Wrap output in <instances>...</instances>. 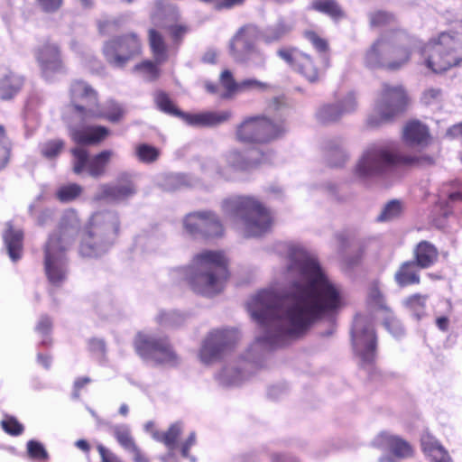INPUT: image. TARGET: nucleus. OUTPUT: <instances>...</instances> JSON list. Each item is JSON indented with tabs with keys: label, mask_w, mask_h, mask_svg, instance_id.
Masks as SVG:
<instances>
[{
	"label": "nucleus",
	"mask_w": 462,
	"mask_h": 462,
	"mask_svg": "<svg viewBox=\"0 0 462 462\" xmlns=\"http://www.w3.org/2000/svg\"><path fill=\"white\" fill-rule=\"evenodd\" d=\"M254 32V30L252 27L239 31L231 42L230 50L236 59L249 61L255 66H262L264 63V57L250 41Z\"/></svg>",
	"instance_id": "obj_18"
},
{
	"label": "nucleus",
	"mask_w": 462,
	"mask_h": 462,
	"mask_svg": "<svg viewBox=\"0 0 462 462\" xmlns=\"http://www.w3.org/2000/svg\"><path fill=\"white\" fill-rule=\"evenodd\" d=\"M163 189L167 191H172L179 189L182 187L191 186L188 176L183 174H169L163 178V180L160 183Z\"/></svg>",
	"instance_id": "obj_40"
},
{
	"label": "nucleus",
	"mask_w": 462,
	"mask_h": 462,
	"mask_svg": "<svg viewBox=\"0 0 462 462\" xmlns=\"http://www.w3.org/2000/svg\"><path fill=\"white\" fill-rule=\"evenodd\" d=\"M130 454L133 455V459L134 462H149V459L141 451V449L136 446H133L130 449L127 450Z\"/></svg>",
	"instance_id": "obj_63"
},
{
	"label": "nucleus",
	"mask_w": 462,
	"mask_h": 462,
	"mask_svg": "<svg viewBox=\"0 0 462 462\" xmlns=\"http://www.w3.org/2000/svg\"><path fill=\"white\" fill-rule=\"evenodd\" d=\"M402 205L399 200L390 201L378 217L379 221H390L401 215Z\"/></svg>",
	"instance_id": "obj_43"
},
{
	"label": "nucleus",
	"mask_w": 462,
	"mask_h": 462,
	"mask_svg": "<svg viewBox=\"0 0 462 462\" xmlns=\"http://www.w3.org/2000/svg\"><path fill=\"white\" fill-rule=\"evenodd\" d=\"M41 7L46 12L57 10L62 4V0H37Z\"/></svg>",
	"instance_id": "obj_60"
},
{
	"label": "nucleus",
	"mask_w": 462,
	"mask_h": 462,
	"mask_svg": "<svg viewBox=\"0 0 462 462\" xmlns=\"http://www.w3.org/2000/svg\"><path fill=\"white\" fill-rule=\"evenodd\" d=\"M229 110L208 111L198 114L182 115L184 121L193 126H214L226 122L231 118Z\"/></svg>",
	"instance_id": "obj_24"
},
{
	"label": "nucleus",
	"mask_w": 462,
	"mask_h": 462,
	"mask_svg": "<svg viewBox=\"0 0 462 462\" xmlns=\"http://www.w3.org/2000/svg\"><path fill=\"white\" fill-rule=\"evenodd\" d=\"M427 299L428 297L426 295L414 294L404 300L405 306L418 320L426 316Z\"/></svg>",
	"instance_id": "obj_33"
},
{
	"label": "nucleus",
	"mask_w": 462,
	"mask_h": 462,
	"mask_svg": "<svg viewBox=\"0 0 462 462\" xmlns=\"http://www.w3.org/2000/svg\"><path fill=\"white\" fill-rule=\"evenodd\" d=\"M418 265L415 262H405L394 275L395 282L401 287L420 282V275L418 273Z\"/></svg>",
	"instance_id": "obj_30"
},
{
	"label": "nucleus",
	"mask_w": 462,
	"mask_h": 462,
	"mask_svg": "<svg viewBox=\"0 0 462 462\" xmlns=\"http://www.w3.org/2000/svg\"><path fill=\"white\" fill-rule=\"evenodd\" d=\"M415 51L428 69L435 73L445 71L462 61V32H441L423 47L403 32L385 33L365 51L364 63L369 69L398 70Z\"/></svg>",
	"instance_id": "obj_2"
},
{
	"label": "nucleus",
	"mask_w": 462,
	"mask_h": 462,
	"mask_svg": "<svg viewBox=\"0 0 462 462\" xmlns=\"http://www.w3.org/2000/svg\"><path fill=\"white\" fill-rule=\"evenodd\" d=\"M312 7L331 16H338L341 13L340 8L333 0H316L313 2Z\"/></svg>",
	"instance_id": "obj_46"
},
{
	"label": "nucleus",
	"mask_w": 462,
	"mask_h": 462,
	"mask_svg": "<svg viewBox=\"0 0 462 462\" xmlns=\"http://www.w3.org/2000/svg\"><path fill=\"white\" fill-rule=\"evenodd\" d=\"M51 321L48 317H42L37 324L36 330L42 335H47L51 329Z\"/></svg>",
	"instance_id": "obj_62"
},
{
	"label": "nucleus",
	"mask_w": 462,
	"mask_h": 462,
	"mask_svg": "<svg viewBox=\"0 0 462 462\" xmlns=\"http://www.w3.org/2000/svg\"><path fill=\"white\" fill-rule=\"evenodd\" d=\"M36 59L43 77L47 79L62 69L59 49L55 44L48 43L40 48L37 51Z\"/></svg>",
	"instance_id": "obj_20"
},
{
	"label": "nucleus",
	"mask_w": 462,
	"mask_h": 462,
	"mask_svg": "<svg viewBox=\"0 0 462 462\" xmlns=\"http://www.w3.org/2000/svg\"><path fill=\"white\" fill-rule=\"evenodd\" d=\"M408 105V96L401 85L383 84L367 119L371 126H378L402 112Z\"/></svg>",
	"instance_id": "obj_10"
},
{
	"label": "nucleus",
	"mask_w": 462,
	"mask_h": 462,
	"mask_svg": "<svg viewBox=\"0 0 462 462\" xmlns=\"http://www.w3.org/2000/svg\"><path fill=\"white\" fill-rule=\"evenodd\" d=\"M196 443V435L194 432L190 433L188 439L180 446L181 454L185 457H189L191 462H196L195 457L189 456V449Z\"/></svg>",
	"instance_id": "obj_58"
},
{
	"label": "nucleus",
	"mask_w": 462,
	"mask_h": 462,
	"mask_svg": "<svg viewBox=\"0 0 462 462\" xmlns=\"http://www.w3.org/2000/svg\"><path fill=\"white\" fill-rule=\"evenodd\" d=\"M71 106L68 110L71 112L72 117L65 116L69 122L70 136L78 144H95L104 140L108 130L104 126H84L79 128L74 126V123L82 124L90 118L89 107L97 105V93L87 83L83 81H75L70 88Z\"/></svg>",
	"instance_id": "obj_5"
},
{
	"label": "nucleus",
	"mask_w": 462,
	"mask_h": 462,
	"mask_svg": "<svg viewBox=\"0 0 462 462\" xmlns=\"http://www.w3.org/2000/svg\"><path fill=\"white\" fill-rule=\"evenodd\" d=\"M441 93L439 89L437 88H430L427 89L422 96V101L426 105L432 104L434 101H437L440 98Z\"/></svg>",
	"instance_id": "obj_59"
},
{
	"label": "nucleus",
	"mask_w": 462,
	"mask_h": 462,
	"mask_svg": "<svg viewBox=\"0 0 462 462\" xmlns=\"http://www.w3.org/2000/svg\"><path fill=\"white\" fill-rule=\"evenodd\" d=\"M182 432V425L180 422L172 424L166 432H153L152 437L158 441L163 442L171 450L177 447V439Z\"/></svg>",
	"instance_id": "obj_32"
},
{
	"label": "nucleus",
	"mask_w": 462,
	"mask_h": 462,
	"mask_svg": "<svg viewBox=\"0 0 462 462\" xmlns=\"http://www.w3.org/2000/svg\"><path fill=\"white\" fill-rule=\"evenodd\" d=\"M10 143L5 136L3 125H0V170L3 169L9 159Z\"/></svg>",
	"instance_id": "obj_49"
},
{
	"label": "nucleus",
	"mask_w": 462,
	"mask_h": 462,
	"mask_svg": "<svg viewBox=\"0 0 462 462\" xmlns=\"http://www.w3.org/2000/svg\"><path fill=\"white\" fill-rule=\"evenodd\" d=\"M290 31V27L284 23H279L276 27L268 29L265 34L267 42H273L280 39Z\"/></svg>",
	"instance_id": "obj_54"
},
{
	"label": "nucleus",
	"mask_w": 462,
	"mask_h": 462,
	"mask_svg": "<svg viewBox=\"0 0 462 462\" xmlns=\"http://www.w3.org/2000/svg\"><path fill=\"white\" fill-rule=\"evenodd\" d=\"M141 44L136 35L130 34L124 38L106 43L104 54L109 63L122 68L134 56L139 54Z\"/></svg>",
	"instance_id": "obj_16"
},
{
	"label": "nucleus",
	"mask_w": 462,
	"mask_h": 462,
	"mask_svg": "<svg viewBox=\"0 0 462 462\" xmlns=\"http://www.w3.org/2000/svg\"><path fill=\"white\" fill-rule=\"evenodd\" d=\"M287 257L291 290L283 295L264 290L247 303L252 319L259 326L255 347L282 346L303 334L316 319L334 316L346 306L342 288L329 279L313 255L289 245Z\"/></svg>",
	"instance_id": "obj_1"
},
{
	"label": "nucleus",
	"mask_w": 462,
	"mask_h": 462,
	"mask_svg": "<svg viewBox=\"0 0 462 462\" xmlns=\"http://www.w3.org/2000/svg\"><path fill=\"white\" fill-rule=\"evenodd\" d=\"M222 208L227 218L244 236H260L273 224L270 211L253 197H232L224 200Z\"/></svg>",
	"instance_id": "obj_7"
},
{
	"label": "nucleus",
	"mask_w": 462,
	"mask_h": 462,
	"mask_svg": "<svg viewBox=\"0 0 462 462\" xmlns=\"http://www.w3.org/2000/svg\"><path fill=\"white\" fill-rule=\"evenodd\" d=\"M244 374L236 366H226L217 375L218 382L225 386H236L244 381Z\"/></svg>",
	"instance_id": "obj_35"
},
{
	"label": "nucleus",
	"mask_w": 462,
	"mask_h": 462,
	"mask_svg": "<svg viewBox=\"0 0 462 462\" xmlns=\"http://www.w3.org/2000/svg\"><path fill=\"white\" fill-rule=\"evenodd\" d=\"M452 313V306L448 300H440L435 310L436 325L442 330L446 331L449 326V317Z\"/></svg>",
	"instance_id": "obj_36"
},
{
	"label": "nucleus",
	"mask_w": 462,
	"mask_h": 462,
	"mask_svg": "<svg viewBox=\"0 0 462 462\" xmlns=\"http://www.w3.org/2000/svg\"><path fill=\"white\" fill-rule=\"evenodd\" d=\"M221 85L226 91V96L238 94L239 82H236L229 70H224L220 77Z\"/></svg>",
	"instance_id": "obj_47"
},
{
	"label": "nucleus",
	"mask_w": 462,
	"mask_h": 462,
	"mask_svg": "<svg viewBox=\"0 0 462 462\" xmlns=\"http://www.w3.org/2000/svg\"><path fill=\"white\" fill-rule=\"evenodd\" d=\"M415 263L420 268H429L433 265L439 256L437 248L427 241H421L414 250Z\"/></svg>",
	"instance_id": "obj_28"
},
{
	"label": "nucleus",
	"mask_w": 462,
	"mask_h": 462,
	"mask_svg": "<svg viewBox=\"0 0 462 462\" xmlns=\"http://www.w3.org/2000/svg\"><path fill=\"white\" fill-rule=\"evenodd\" d=\"M150 45L157 64L162 63L166 58V46L162 37L153 29L149 32Z\"/></svg>",
	"instance_id": "obj_34"
},
{
	"label": "nucleus",
	"mask_w": 462,
	"mask_h": 462,
	"mask_svg": "<svg viewBox=\"0 0 462 462\" xmlns=\"http://www.w3.org/2000/svg\"><path fill=\"white\" fill-rule=\"evenodd\" d=\"M367 304L375 310L389 311L377 282H373L368 288Z\"/></svg>",
	"instance_id": "obj_39"
},
{
	"label": "nucleus",
	"mask_w": 462,
	"mask_h": 462,
	"mask_svg": "<svg viewBox=\"0 0 462 462\" xmlns=\"http://www.w3.org/2000/svg\"><path fill=\"white\" fill-rule=\"evenodd\" d=\"M159 150L149 144H139L135 149V155L142 162L150 163L159 157Z\"/></svg>",
	"instance_id": "obj_42"
},
{
	"label": "nucleus",
	"mask_w": 462,
	"mask_h": 462,
	"mask_svg": "<svg viewBox=\"0 0 462 462\" xmlns=\"http://www.w3.org/2000/svg\"><path fill=\"white\" fill-rule=\"evenodd\" d=\"M1 425L6 433L13 436H18L23 431V426L13 417H5Z\"/></svg>",
	"instance_id": "obj_52"
},
{
	"label": "nucleus",
	"mask_w": 462,
	"mask_h": 462,
	"mask_svg": "<svg viewBox=\"0 0 462 462\" xmlns=\"http://www.w3.org/2000/svg\"><path fill=\"white\" fill-rule=\"evenodd\" d=\"M373 445L383 450H388L398 457H407L412 454V448L407 441L386 431L379 433L374 438Z\"/></svg>",
	"instance_id": "obj_21"
},
{
	"label": "nucleus",
	"mask_w": 462,
	"mask_h": 462,
	"mask_svg": "<svg viewBox=\"0 0 462 462\" xmlns=\"http://www.w3.org/2000/svg\"><path fill=\"white\" fill-rule=\"evenodd\" d=\"M267 161L268 159L255 149L247 152L246 159L237 151H230L221 160L213 157L204 159L201 162V169L210 178L229 180L234 179L235 172L250 170Z\"/></svg>",
	"instance_id": "obj_9"
},
{
	"label": "nucleus",
	"mask_w": 462,
	"mask_h": 462,
	"mask_svg": "<svg viewBox=\"0 0 462 462\" xmlns=\"http://www.w3.org/2000/svg\"><path fill=\"white\" fill-rule=\"evenodd\" d=\"M41 154L47 159H54L64 149V142L60 139L49 140L40 144Z\"/></svg>",
	"instance_id": "obj_41"
},
{
	"label": "nucleus",
	"mask_w": 462,
	"mask_h": 462,
	"mask_svg": "<svg viewBox=\"0 0 462 462\" xmlns=\"http://www.w3.org/2000/svg\"><path fill=\"white\" fill-rule=\"evenodd\" d=\"M134 70L140 73L144 79L153 80L159 77V69L157 65L150 60H145L134 67Z\"/></svg>",
	"instance_id": "obj_45"
},
{
	"label": "nucleus",
	"mask_w": 462,
	"mask_h": 462,
	"mask_svg": "<svg viewBox=\"0 0 462 462\" xmlns=\"http://www.w3.org/2000/svg\"><path fill=\"white\" fill-rule=\"evenodd\" d=\"M79 217L74 210L62 216L57 232L50 236L44 250V268L49 281L57 285L63 282L68 273L66 250L71 245L79 229Z\"/></svg>",
	"instance_id": "obj_6"
},
{
	"label": "nucleus",
	"mask_w": 462,
	"mask_h": 462,
	"mask_svg": "<svg viewBox=\"0 0 462 462\" xmlns=\"http://www.w3.org/2000/svg\"><path fill=\"white\" fill-rule=\"evenodd\" d=\"M23 79L19 76L10 72L0 79V98L9 99L21 88Z\"/></svg>",
	"instance_id": "obj_31"
},
{
	"label": "nucleus",
	"mask_w": 462,
	"mask_h": 462,
	"mask_svg": "<svg viewBox=\"0 0 462 462\" xmlns=\"http://www.w3.org/2000/svg\"><path fill=\"white\" fill-rule=\"evenodd\" d=\"M385 313L384 326L387 330L396 337L402 336L403 334V328L400 321L393 317L390 310Z\"/></svg>",
	"instance_id": "obj_51"
},
{
	"label": "nucleus",
	"mask_w": 462,
	"mask_h": 462,
	"mask_svg": "<svg viewBox=\"0 0 462 462\" xmlns=\"http://www.w3.org/2000/svg\"><path fill=\"white\" fill-rule=\"evenodd\" d=\"M238 339L234 329L211 331L204 339L199 350V359L204 364H210L228 352Z\"/></svg>",
	"instance_id": "obj_13"
},
{
	"label": "nucleus",
	"mask_w": 462,
	"mask_h": 462,
	"mask_svg": "<svg viewBox=\"0 0 462 462\" xmlns=\"http://www.w3.org/2000/svg\"><path fill=\"white\" fill-rule=\"evenodd\" d=\"M9 257L15 262L22 256L23 251V232L20 229H14L10 223L7 224V230L3 235Z\"/></svg>",
	"instance_id": "obj_26"
},
{
	"label": "nucleus",
	"mask_w": 462,
	"mask_h": 462,
	"mask_svg": "<svg viewBox=\"0 0 462 462\" xmlns=\"http://www.w3.org/2000/svg\"><path fill=\"white\" fill-rule=\"evenodd\" d=\"M118 231V218L113 212L95 213L87 226L79 247L83 256L97 257L112 245Z\"/></svg>",
	"instance_id": "obj_8"
},
{
	"label": "nucleus",
	"mask_w": 462,
	"mask_h": 462,
	"mask_svg": "<svg viewBox=\"0 0 462 462\" xmlns=\"http://www.w3.org/2000/svg\"><path fill=\"white\" fill-rule=\"evenodd\" d=\"M112 434L119 443V445L127 451L135 442L131 435L130 429L125 424L116 425L112 428Z\"/></svg>",
	"instance_id": "obj_38"
},
{
	"label": "nucleus",
	"mask_w": 462,
	"mask_h": 462,
	"mask_svg": "<svg viewBox=\"0 0 462 462\" xmlns=\"http://www.w3.org/2000/svg\"><path fill=\"white\" fill-rule=\"evenodd\" d=\"M392 21H393V16L385 12L379 11L371 15V24L373 26L388 24Z\"/></svg>",
	"instance_id": "obj_55"
},
{
	"label": "nucleus",
	"mask_w": 462,
	"mask_h": 462,
	"mask_svg": "<svg viewBox=\"0 0 462 462\" xmlns=\"http://www.w3.org/2000/svg\"><path fill=\"white\" fill-rule=\"evenodd\" d=\"M90 118L104 117L110 122H118L125 115V108L118 103L110 100L106 103L101 109L97 104L94 107H89Z\"/></svg>",
	"instance_id": "obj_27"
},
{
	"label": "nucleus",
	"mask_w": 462,
	"mask_h": 462,
	"mask_svg": "<svg viewBox=\"0 0 462 462\" xmlns=\"http://www.w3.org/2000/svg\"><path fill=\"white\" fill-rule=\"evenodd\" d=\"M82 192V186L77 183H69L57 189L56 198L61 202H70L78 199Z\"/></svg>",
	"instance_id": "obj_37"
},
{
	"label": "nucleus",
	"mask_w": 462,
	"mask_h": 462,
	"mask_svg": "<svg viewBox=\"0 0 462 462\" xmlns=\"http://www.w3.org/2000/svg\"><path fill=\"white\" fill-rule=\"evenodd\" d=\"M285 131L282 122H273L265 116L245 119L236 130V137L245 143H266Z\"/></svg>",
	"instance_id": "obj_11"
},
{
	"label": "nucleus",
	"mask_w": 462,
	"mask_h": 462,
	"mask_svg": "<svg viewBox=\"0 0 462 462\" xmlns=\"http://www.w3.org/2000/svg\"><path fill=\"white\" fill-rule=\"evenodd\" d=\"M73 160V171L76 174L87 172L93 178H99L106 173V167L115 155L111 150H105L95 156L90 157L83 147H76L71 150Z\"/></svg>",
	"instance_id": "obj_15"
},
{
	"label": "nucleus",
	"mask_w": 462,
	"mask_h": 462,
	"mask_svg": "<svg viewBox=\"0 0 462 462\" xmlns=\"http://www.w3.org/2000/svg\"><path fill=\"white\" fill-rule=\"evenodd\" d=\"M356 107V97L353 93H350L338 104L322 106L318 112V118L323 123H331L353 112Z\"/></svg>",
	"instance_id": "obj_22"
},
{
	"label": "nucleus",
	"mask_w": 462,
	"mask_h": 462,
	"mask_svg": "<svg viewBox=\"0 0 462 462\" xmlns=\"http://www.w3.org/2000/svg\"><path fill=\"white\" fill-rule=\"evenodd\" d=\"M270 88V85L255 79H246L239 82L238 93L258 91L264 92Z\"/></svg>",
	"instance_id": "obj_44"
},
{
	"label": "nucleus",
	"mask_w": 462,
	"mask_h": 462,
	"mask_svg": "<svg viewBox=\"0 0 462 462\" xmlns=\"http://www.w3.org/2000/svg\"><path fill=\"white\" fill-rule=\"evenodd\" d=\"M429 137L428 128L419 121H411L403 128V139L411 145H424Z\"/></svg>",
	"instance_id": "obj_25"
},
{
	"label": "nucleus",
	"mask_w": 462,
	"mask_h": 462,
	"mask_svg": "<svg viewBox=\"0 0 462 462\" xmlns=\"http://www.w3.org/2000/svg\"><path fill=\"white\" fill-rule=\"evenodd\" d=\"M421 447L424 453L431 457L432 462H451L447 451L430 434L421 437Z\"/></svg>",
	"instance_id": "obj_29"
},
{
	"label": "nucleus",
	"mask_w": 462,
	"mask_h": 462,
	"mask_svg": "<svg viewBox=\"0 0 462 462\" xmlns=\"http://www.w3.org/2000/svg\"><path fill=\"white\" fill-rule=\"evenodd\" d=\"M184 271L192 290L206 296L219 293L229 275L227 258L222 251L206 250L198 254L192 265Z\"/></svg>",
	"instance_id": "obj_4"
},
{
	"label": "nucleus",
	"mask_w": 462,
	"mask_h": 462,
	"mask_svg": "<svg viewBox=\"0 0 462 462\" xmlns=\"http://www.w3.org/2000/svg\"><path fill=\"white\" fill-rule=\"evenodd\" d=\"M97 451L101 457L102 462H122V460L113 452L102 445L97 446Z\"/></svg>",
	"instance_id": "obj_56"
},
{
	"label": "nucleus",
	"mask_w": 462,
	"mask_h": 462,
	"mask_svg": "<svg viewBox=\"0 0 462 462\" xmlns=\"http://www.w3.org/2000/svg\"><path fill=\"white\" fill-rule=\"evenodd\" d=\"M27 451L33 459L45 460L48 458V453L44 447L36 440H30L27 443Z\"/></svg>",
	"instance_id": "obj_50"
},
{
	"label": "nucleus",
	"mask_w": 462,
	"mask_h": 462,
	"mask_svg": "<svg viewBox=\"0 0 462 462\" xmlns=\"http://www.w3.org/2000/svg\"><path fill=\"white\" fill-rule=\"evenodd\" d=\"M182 319L181 316L175 312H162L158 316L159 323L164 326L175 327L180 325V320Z\"/></svg>",
	"instance_id": "obj_53"
},
{
	"label": "nucleus",
	"mask_w": 462,
	"mask_h": 462,
	"mask_svg": "<svg viewBox=\"0 0 462 462\" xmlns=\"http://www.w3.org/2000/svg\"><path fill=\"white\" fill-rule=\"evenodd\" d=\"M352 344L362 365L375 359L376 336L372 323L363 315H356L351 331Z\"/></svg>",
	"instance_id": "obj_12"
},
{
	"label": "nucleus",
	"mask_w": 462,
	"mask_h": 462,
	"mask_svg": "<svg viewBox=\"0 0 462 462\" xmlns=\"http://www.w3.org/2000/svg\"><path fill=\"white\" fill-rule=\"evenodd\" d=\"M154 98H155L157 106L162 111H163L167 114H171V115H178L179 114L178 110L175 108L174 105L172 104V102L171 101V99L165 93L158 92L155 95Z\"/></svg>",
	"instance_id": "obj_48"
},
{
	"label": "nucleus",
	"mask_w": 462,
	"mask_h": 462,
	"mask_svg": "<svg viewBox=\"0 0 462 462\" xmlns=\"http://www.w3.org/2000/svg\"><path fill=\"white\" fill-rule=\"evenodd\" d=\"M134 346L137 353L147 361L170 365L176 363V355L166 339H156L139 333Z\"/></svg>",
	"instance_id": "obj_14"
},
{
	"label": "nucleus",
	"mask_w": 462,
	"mask_h": 462,
	"mask_svg": "<svg viewBox=\"0 0 462 462\" xmlns=\"http://www.w3.org/2000/svg\"><path fill=\"white\" fill-rule=\"evenodd\" d=\"M331 157L332 156H336V157H338L339 158V162H331L330 163L333 165V166H340L342 165L346 160H347V154L346 153V152L341 149V148H337L336 149L335 151H333L331 152Z\"/></svg>",
	"instance_id": "obj_64"
},
{
	"label": "nucleus",
	"mask_w": 462,
	"mask_h": 462,
	"mask_svg": "<svg viewBox=\"0 0 462 462\" xmlns=\"http://www.w3.org/2000/svg\"><path fill=\"white\" fill-rule=\"evenodd\" d=\"M134 191V185L130 180L117 184H102L98 187L95 199L118 202L129 198Z\"/></svg>",
	"instance_id": "obj_23"
},
{
	"label": "nucleus",
	"mask_w": 462,
	"mask_h": 462,
	"mask_svg": "<svg viewBox=\"0 0 462 462\" xmlns=\"http://www.w3.org/2000/svg\"><path fill=\"white\" fill-rule=\"evenodd\" d=\"M307 37L318 51H323L327 49V42L314 32H309Z\"/></svg>",
	"instance_id": "obj_61"
},
{
	"label": "nucleus",
	"mask_w": 462,
	"mask_h": 462,
	"mask_svg": "<svg viewBox=\"0 0 462 462\" xmlns=\"http://www.w3.org/2000/svg\"><path fill=\"white\" fill-rule=\"evenodd\" d=\"M432 157L416 158L402 155L393 142L386 141L367 146L354 169L355 176L366 180L382 175L398 165L431 164Z\"/></svg>",
	"instance_id": "obj_3"
},
{
	"label": "nucleus",
	"mask_w": 462,
	"mask_h": 462,
	"mask_svg": "<svg viewBox=\"0 0 462 462\" xmlns=\"http://www.w3.org/2000/svg\"><path fill=\"white\" fill-rule=\"evenodd\" d=\"M196 443V435L194 432L190 433L188 439L180 446L181 454L185 457H189L191 462H196L195 457L189 456V449Z\"/></svg>",
	"instance_id": "obj_57"
},
{
	"label": "nucleus",
	"mask_w": 462,
	"mask_h": 462,
	"mask_svg": "<svg viewBox=\"0 0 462 462\" xmlns=\"http://www.w3.org/2000/svg\"><path fill=\"white\" fill-rule=\"evenodd\" d=\"M278 54L309 81L314 82L319 79V71L309 55L296 49H281Z\"/></svg>",
	"instance_id": "obj_19"
},
{
	"label": "nucleus",
	"mask_w": 462,
	"mask_h": 462,
	"mask_svg": "<svg viewBox=\"0 0 462 462\" xmlns=\"http://www.w3.org/2000/svg\"><path fill=\"white\" fill-rule=\"evenodd\" d=\"M185 231L191 236H219L223 234V226L217 217L208 211H198L188 214L183 219Z\"/></svg>",
	"instance_id": "obj_17"
}]
</instances>
